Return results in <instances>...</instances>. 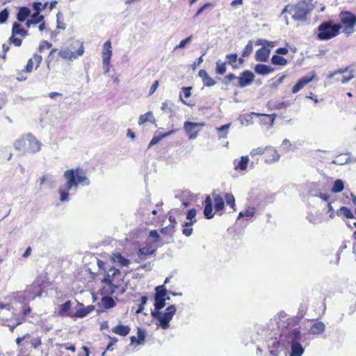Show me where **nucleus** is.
Returning a JSON list of instances; mask_svg holds the SVG:
<instances>
[{"instance_id":"33","label":"nucleus","mask_w":356,"mask_h":356,"mask_svg":"<svg viewBox=\"0 0 356 356\" xmlns=\"http://www.w3.org/2000/svg\"><path fill=\"white\" fill-rule=\"evenodd\" d=\"M147 122H154L155 118L153 115L152 112L148 111L146 113L141 115L139 117L138 124V125H142Z\"/></svg>"},{"instance_id":"61","label":"nucleus","mask_w":356,"mask_h":356,"mask_svg":"<svg viewBox=\"0 0 356 356\" xmlns=\"http://www.w3.org/2000/svg\"><path fill=\"white\" fill-rule=\"evenodd\" d=\"M31 344L34 348H38L42 344L41 339L40 337L33 339L31 341Z\"/></svg>"},{"instance_id":"26","label":"nucleus","mask_w":356,"mask_h":356,"mask_svg":"<svg viewBox=\"0 0 356 356\" xmlns=\"http://www.w3.org/2000/svg\"><path fill=\"white\" fill-rule=\"evenodd\" d=\"M79 306L81 307L76 311L72 315V318H83L86 317L90 312L94 311L95 306L94 305H88L87 307H83V305L81 303H78Z\"/></svg>"},{"instance_id":"5","label":"nucleus","mask_w":356,"mask_h":356,"mask_svg":"<svg viewBox=\"0 0 356 356\" xmlns=\"http://www.w3.org/2000/svg\"><path fill=\"white\" fill-rule=\"evenodd\" d=\"M210 195H207L204 200V215L207 219H211L215 213H218L220 216L223 213L225 209V198L220 194L213 191Z\"/></svg>"},{"instance_id":"49","label":"nucleus","mask_w":356,"mask_h":356,"mask_svg":"<svg viewBox=\"0 0 356 356\" xmlns=\"http://www.w3.org/2000/svg\"><path fill=\"white\" fill-rule=\"evenodd\" d=\"M255 208L254 207H249L248 209L242 211L238 214V218L243 217H252L255 213Z\"/></svg>"},{"instance_id":"8","label":"nucleus","mask_w":356,"mask_h":356,"mask_svg":"<svg viewBox=\"0 0 356 356\" xmlns=\"http://www.w3.org/2000/svg\"><path fill=\"white\" fill-rule=\"evenodd\" d=\"M26 29L24 28L20 23L14 22L12 26L11 36L9 38V42L13 43L15 47H20L22 43V39L17 37L19 35L22 38H26L29 35L28 29L32 26L35 25L28 19L25 21Z\"/></svg>"},{"instance_id":"55","label":"nucleus","mask_w":356,"mask_h":356,"mask_svg":"<svg viewBox=\"0 0 356 356\" xmlns=\"http://www.w3.org/2000/svg\"><path fill=\"white\" fill-rule=\"evenodd\" d=\"M147 302V298L146 296H142L140 298V303L138 305L137 310L136 311V314L141 313L144 310L145 305Z\"/></svg>"},{"instance_id":"56","label":"nucleus","mask_w":356,"mask_h":356,"mask_svg":"<svg viewBox=\"0 0 356 356\" xmlns=\"http://www.w3.org/2000/svg\"><path fill=\"white\" fill-rule=\"evenodd\" d=\"M9 13L7 8H4L0 12V24L5 23L8 18Z\"/></svg>"},{"instance_id":"17","label":"nucleus","mask_w":356,"mask_h":356,"mask_svg":"<svg viewBox=\"0 0 356 356\" xmlns=\"http://www.w3.org/2000/svg\"><path fill=\"white\" fill-rule=\"evenodd\" d=\"M316 76V74L312 72L311 73H309L306 74L305 76L301 77L298 81L295 84L292 89L291 92L293 94L297 93L298 91H300L302 88H303L307 84L312 81Z\"/></svg>"},{"instance_id":"47","label":"nucleus","mask_w":356,"mask_h":356,"mask_svg":"<svg viewBox=\"0 0 356 356\" xmlns=\"http://www.w3.org/2000/svg\"><path fill=\"white\" fill-rule=\"evenodd\" d=\"M226 63H227L222 62L220 60H219L216 62V74L222 75L225 73L226 70H227Z\"/></svg>"},{"instance_id":"46","label":"nucleus","mask_w":356,"mask_h":356,"mask_svg":"<svg viewBox=\"0 0 356 356\" xmlns=\"http://www.w3.org/2000/svg\"><path fill=\"white\" fill-rule=\"evenodd\" d=\"M253 51V41L249 40L242 51V57H248Z\"/></svg>"},{"instance_id":"15","label":"nucleus","mask_w":356,"mask_h":356,"mask_svg":"<svg viewBox=\"0 0 356 356\" xmlns=\"http://www.w3.org/2000/svg\"><path fill=\"white\" fill-rule=\"evenodd\" d=\"M280 337L283 338L284 342L291 345L300 342L301 339V332L299 328H295L289 330L286 333L282 332L280 334Z\"/></svg>"},{"instance_id":"3","label":"nucleus","mask_w":356,"mask_h":356,"mask_svg":"<svg viewBox=\"0 0 356 356\" xmlns=\"http://www.w3.org/2000/svg\"><path fill=\"white\" fill-rule=\"evenodd\" d=\"M311 10L310 5L306 0H293L291 3L284 6L281 15L289 13L294 21L304 22L307 20Z\"/></svg>"},{"instance_id":"52","label":"nucleus","mask_w":356,"mask_h":356,"mask_svg":"<svg viewBox=\"0 0 356 356\" xmlns=\"http://www.w3.org/2000/svg\"><path fill=\"white\" fill-rule=\"evenodd\" d=\"M338 212L342 213L347 218L353 219L355 217L351 210L346 207H341Z\"/></svg>"},{"instance_id":"57","label":"nucleus","mask_w":356,"mask_h":356,"mask_svg":"<svg viewBox=\"0 0 356 356\" xmlns=\"http://www.w3.org/2000/svg\"><path fill=\"white\" fill-rule=\"evenodd\" d=\"M24 304H25V305L23 307L22 310L21 311V314L22 316H24L25 318L26 316H27L28 315L30 314L32 309H31V307L29 305V304H26V302Z\"/></svg>"},{"instance_id":"25","label":"nucleus","mask_w":356,"mask_h":356,"mask_svg":"<svg viewBox=\"0 0 356 356\" xmlns=\"http://www.w3.org/2000/svg\"><path fill=\"white\" fill-rule=\"evenodd\" d=\"M284 347V341L283 338L281 340L275 339L270 346L269 352L270 356H279L281 350Z\"/></svg>"},{"instance_id":"24","label":"nucleus","mask_w":356,"mask_h":356,"mask_svg":"<svg viewBox=\"0 0 356 356\" xmlns=\"http://www.w3.org/2000/svg\"><path fill=\"white\" fill-rule=\"evenodd\" d=\"M146 332L145 330L138 327L137 328V337L131 336L130 337V342L131 345L138 346L143 344L145 341Z\"/></svg>"},{"instance_id":"20","label":"nucleus","mask_w":356,"mask_h":356,"mask_svg":"<svg viewBox=\"0 0 356 356\" xmlns=\"http://www.w3.org/2000/svg\"><path fill=\"white\" fill-rule=\"evenodd\" d=\"M31 135V133L23 134L19 137V138L16 140L14 143V147L15 149L23 153L27 152L29 140L28 136Z\"/></svg>"},{"instance_id":"13","label":"nucleus","mask_w":356,"mask_h":356,"mask_svg":"<svg viewBox=\"0 0 356 356\" xmlns=\"http://www.w3.org/2000/svg\"><path fill=\"white\" fill-rule=\"evenodd\" d=\"M205 125L204 122H193L190 121H186L184 123V129L188 138L191 140L195 139L199 132L201 131V128Z\"/></svg>"},{"instance_id":"18","label":"nucleus","mask_w":356,"mask_h":356,"mask_svg":"<svg viewBox=\"0 0 356 356\" xmlns=\"http://www.w3.org/2000/svg\"><path fill=\"white\" fill-rule=\"evenodd\" d=\"M316 76V74L312 72L311 73H309L306 74L305 76L301 77L298 81L295 84L292 89L291 92L293 94L297 93L298 91H300L302 88H303L307 84L312 81Z\"/></svg>"},{"instance_id":"12","label":"nucleus","mask_w":356,"mask_h":356,"mask_svg":"<svg viewBox=\"0 0 356 356\" xmlns=\"http://www.w3.org/2000/svg\"><path fill=\"white\" fill-rule=\"evenodd\" d=\"M340 22L344 27L346 34H351L355 31L356 25V15L350 11L343 10L339 13Z\"/></svg>"},{"instance_id":"27","label":"nucleus","mask_w":356,"mask_h":356,"mask_svg":"<svg viewBox=\"0 0 356 356\" xmlns=\"http://www.w3.org/2000/svg\"><path fill=\"white\" fill-rule=\"evenodd\" d=\"M31 9L27 6H21L19 8L16 15L17 22H24L28 17L31 16Z\"/></svg>"},{"instance_id":"30","label":"nucleus","mask_w":356,"mask_h":356,"mask_svg":"<svg viewBox=\"0 0 356 356\" xmlns=\"http://www.w3.org/2000/svg\"><path fill=\"white\" fill-rule=\"evenodd\" d=\"M131 328L129 325H122L121 323L113 327L111 332L121 337H126L130 332Z\"/></svg>"},{"instance_id":"19","label":"nucleus","mask_w":356,"mask_h":356,"mask_svg":"<svg viewBox=\"0 0 356 356\" xmlns=\"http://www.w3.org/2000/svg\"><path fill=\"white\" fill-rule=\"evenodd\" d=\"M254 79V74L250 70H245L238 77L237 86L240 88H244L250 85Z\"/></svg>"},{"instance_id":"60","label":"nucleus","mask_w":356,"mask_h":356,"mask_svg":"<svg viewBox=\"0 0 356 356\" xmlns=\"http://www.w3.org/2000/svg\"><path fill=\"white\" fill-rule=\"evenodd\" d=\"M60 346L63 347L66 350H70L72 353H75V351H76V348H75L74 345H73L72 343H63V344L60 345Z\"/></svg>"},{"instance_id":"38","label":"nucleus","mask_w":356,"mask_h":356,"mask_svg":"<svg viewBox=\"0 0 356 356\" xmlns=\"http://www.w3.org/2000/svg\"><path fill=\"white\" fill-rule=\"evenodd\" d=\"M249 162V158L248 156H243L241 157L240 161L236 165H235L234 169L236 170H245L247 169L248 164Z\"/></svg>"},{"instance_id":"10","label":"nucleus","mask_w":356,"mask_h":356,"mask_svg":"<svg viewBox=\"0 0 356 356\" xmlns=\"http://www.w3.org/2000/svg\"><path fill=\"white\" fill-rule=\"evenodd\" d=\"M355 77V70L353 65L340 68L330 72L327 78L333 79L337 83H346Z\"/></svg>"},{"instance_id":"23","label":"nucleus","mask_w":356,"mask_h":356,"mask_svg":"<svg viewBox=\"0 0 356 356\" xmlns=\"http://www.w3.org/2000/svg\"><path fill=\"white\" fill-rule=\"evenodd\" d=\"M28 149L27 152L35 153L40 150L41 143L31 134L28 136Z\"/></svg>"},{"instance_id":"14","label":"nucleus","mask_w":356,"mask_h":356,"mask_svg":"<svg viewBox=\"0 0 356 356\" xmlns=\"http://www.w3.org/2000/svg\"><path fill=\"white\" fill-rule=\"evenodd\" d=\"M102 63L105 68V72H108L111 68V58L112 56V46L111 40L105 42L102 48Z\"/></svg>"},{"instance_id":"63","label":"nucleus","mask_w":356,"mask_h":356,"mask_svg":"<svg viewBox=\"0 0 356 356\" xmlns=\"http://www.w3.org/2000/svg\"><path fill=\"white\" fill-rule=\"evenodd\" d=\"M165 135H162L160 136H154L153 138L151 140V141L149 143V147L154 145L155 144L158 143L163 136Z\"/></svg>"},{"instance_id":"11","label":"nucleus","mask_w":356,"mask_h":356,"mask_svg":"<svg viewBox=\"0 0 356 356\" xmlns=\"http://www.w3.org/2000/svg\"><path fill=\"white\" fill-rule=\"evenodd\" d=\"M256 45H261L255 53V60L259 62H267L270 54V49L275 46V42L264 39H257L255 41Z\"/></svg>"},{"instance_id":"51","label":"nucleus","mask_w":356,"mask_h":356,"mask_svg":"<svg viewBox=\"0 0 356 356\" xmlns=\"http://www.w3.org/2000/svg\"><path fill=\"white\" fill-rule=\"evenodd\" d=\"M214 4L210 2L204 3L203 6H202L195 13V14L193 15V19L197 18L206 9L209 8H213Z\"/></svg>"},{"instance_id":"41","label":"nucleus","mask_w":356,"mask_h":356,"mask_svg":"<svg viewBox=\"0 0 356 356\" xmlns=\"http://www.w3.org/2000/svg\"><path fill=\"white\" fill-rule=\"evenodd\" d=\"M224 198L226 201V203L228 206L230 207L234 211H236V203H235V197L232 193H225Z\"/></svg>"},{"instance_id":"48","label":"nucleus","mask_w":356,"mask_h":356,"mask_svg":"<svg viewBox=\"0 0 356 356\" xmlns=\"http://www.w3.org/2000/svg\"><path fill=\"white\" fill-rule=\"evenodd\" d=\"M48 6V2L42 3L40 1H35L32 3V8L33 11H37V8L38 10V13H40L41 11L46 9Z\"/></svg>"},{"instance_id":"50","label":"nucleus","mask_w":356,"mask_h":356,"mask_svg":"<svg viewBox=\"0 0 356 356\" xmlns=\"http://www.w3.org/2000/svg\"><path fill=\"white\" fill-rule=\"evenodd\" d=\"M226 58L227 60V63L231 65L233 67V68H234V69L237 67V65H234V63L238 60L237 54L234 53V54H227L226 56Z\"/></svg>"},{"instance_id":"35","label":"nucleus","mask_w":356,"mask_h":356,"mask_svg":"<svg viewBox=\"0 0 356 356\" xmlns=\"http://www.w3.org/2000/svg\"><path fill=\"white\" fill-rule=\"evenodd\" d=\"M291 349L290 356H301L304 353V348L300 342L291 344Z\"/></svg>"},{"instance_id":"37","label":"nucleus","mask_w":356,"mask_h":356,"mask_svg":"<svg viewBox=\"0 0 356 356\" xmlns=\"http://www.w3.org/2000/svg\"><path fill=\"white\" fill-rule=\"evenodd\" d=\"M112 259L114 262L119 263L122 266H127L129 264V259L124 258L120 253L113 254Z\"/></svg>"},{"instance_id":"62","label":"nucleus","mask_w":356,"mask_h":356,"mask_svg":"<svg viewBox=\"0 0 356 356\" xmlns=\"http://www.w3.org/2000/svg\"><path fill=\"white\" fill-rule=\"evenodd\" d=\"M192 87H184L182 88V92L184 98H188L191 95Z\"/></svg>"},{"instance_id":"43","label":"nucleus","mask_w":356,"mask_h":356,"mask_svg":"<svg viewBox=\"0 0 356 356\" xmlns=\"http://www.w3.org/2000/svg\"><path fill=\"white\" fill-rule=\"evenodd\" d=\"M267 150H268V146L258 147L257 148L252 149L251 150L250 154L252 156H261V155H262L264 156V154H266V152H267Z\"/></svg>"},{"instance_id":"29","label":"nucleus","mask_w":356,"mask_h":356,"mask_svg":"<svg viewBox=\"0 0 356 356\" xmlns=\"http://www.w3.org/2000/svg\"><path fill=\"white\" fill-rule=\"evenodd\" d=\"M325 324L318 320L312 321L309 332L312 334H321L325 330Z\"/></svg>"},{"instance_id":"64","label":"nucleus","mask_w":356,"mask_h":356,"mask_svg":"<svg viewBox=\"0 0 356 356\" xmlns=\"http://www.w3.org/2000/svg\"><path fill=\"white\" fill-rule=\"evenodd\" d=\"M193 233V228L191 227H184L182 229V234L186 236H190Z\"/></svg>"},{"instance_id":"28","label":"nucleus","mask_w":356,"mask_h":356,"mask_svg":"<svg viewBox=\"0 0 356 356\" xmlns=\"http://www.w3.org/2000/svg\"><path fill=\"white\" fill-rule=\"evenodd\" d=\"M72 302L67 300L63 304L59 305L58 314L60 316H70L72 318L74 313L71 312Z\"/></svg>"},{"instance_id":"42","label":"nucleus","mask_w":356,"mask_h":356,"mask_svg":"<svg viewBox=\"0 0 356 356\" xmlns=\"http://www.w3.org/2000/svg\"><path fill=\"white\" fill-rule=\"evenodd\" d=\"M102 304L106 309H111L115 307V302L111 297L104 296L101 300Z\"/></svg>"},{"instance_id":"40","label":"nucleus","mask_w":356,"mask_h":356,"mask_svg":"<svg viewBox=\"0 0 356 356\" xmlns=\"http://www.w3.org/2000/svg\"><path fill=\"white\" fill-rule=\"evenodd\" d=\"M301 318L302 316H298L288 318L285 322L286 324V327H293L298 325L300 323Z\"/></svg>"},{"instance_id":"7","label":"nucleus","mask_w":356,"mask_h":356,"mask_svg":"<svg viewBox=\"0 0 356 356\" xmlns=\"http://www.w3.org/2000/svg\"><path fill=\"white\" fill-rule=\"evenodd\" d=\"M341 25L332 20L323 22L317 28L316 38L319 40H328L339 34Z\"/></svg>"},{"instance_id":"53","label":"nucleus","mask_w":356,"mask_h":356,"mask_svg":"<svg viewBox=\"0 0 356 356\" xmlns=\"http://www.w3.org/2000/svg\"><path fill=\"white\" fill-rule=\"evenodd\" d=\"M52 44L47 40L42 41L38 47V51L42 53L45 49H49L51 48Z\"/></svg>"},{"instance_id":"22","label":"nucleus","mask_w":356,"mask_h":356,"mask_svg":"<svg viewBox=\"0 0 356 356\" xmlns=\"http://www.w3.org/2000/svg\"><path fill=\"white\" fill-rule=\"evenodd\" d=\"M157 247V245L154 243L147 242L145 246L139 248L138 256L140 258H145L151 255L156 252Z\"/></svg>"},{"instance_id":"21","label":"nucleus","mask_w":356,"mask_h":356,"mask_svg":"<svg viewBox=\"0 0 356 356\" xmlns=\"http://www.w3.org/2000/svg\"><path fill=\"white\" fill-rule=\"evenodd\" d=\"M280 156L275 147L268 146V150L264 154L263 159L265 163H272L277 161L280 159Z\"/></svg>"},{"instance_id":"59","label":"nucleus","mask_w":356,"mask_h":356,"mask_svg":"<svg viewBox=\"0 0 356 356\" xmlns=\"http://www.w3.org/2000/svg\"><path fill=\"white\" fill-rule=\"evenodd\" d=\"M149 236L154 238V241L152 243H154V244L159 242L160 239V235L156 230H151L149 232Z\"/></svg>"},{"instance_id":"44","label":"nucleus","mask_w":356,"mask_h":356,"mask_svg":"<svg viewBox=\"0 0 356 356\" xmlns=\"http://www.w3.org/2000/svg\"><path fill=\"white\" fill-rule=\"evenodd\" d=\"M344 188V184L341 179H337L333 184L332 188V192L337 193L341 192Z\"/></svg>"},{"instance_id":"39","label":"nucleus","mask_w":356,"mask_h":356,"mask_svg":"<svg viewBox=\"0 0 356 356\" xmlns=\"http://www.w3.org/2000/svg\"><path fill=\"white\" fill-rule=\"evenodd\" d=\"M254 114L257 116H261V117L264 118V119L261 120L264 121V122L266 124H269L270 126L273 124L275 118L277 116L275 114H270V115L261 114V113H254Z\"/></svg>"},{"instance_id":"16","label":"nucleus","mask_w":356,"mask_h":356,"mask_svg":"<svg viewBox=\"0 0 356 356\" xmlns=\"http://www.w3.org/2000/svg\"><path fill=\"white\" fill-rule=\"evenodd\" d=\"M42 61V56L40 54L34 53L33 56L29 58L25 65L23 72L31 73L33 70H37Z\"/></svg>"},{"instance_id":"9","label":"nucleus","mask_w":356,"mask_h":356,"mask_svg":"<svg viewBox=\"0 0 356 356\" xmlns=\"http://www.w3.org/2000/svg\"><path fill=\"white\" fill-rule=\"evenodd\" d=\"M103 282L108 287L106 292L112 294L114 293L115 289L120 287L123 283L122 273L118 269L111 267L107 271Z\"/></svg>"},{"instance_id":"32","label":"nucleus","mask_w":356,"mask_h":356,"mask_svg":"<svg viewBox=\"0 0 356 356\" xmlns=\"http://www.w3.org/2000/svg\"><path fill=\"white\" fill-rule=\"evenodd\" d=\"M254 71L258 74L266 75L272 73L274 69L264 64H257L254 67Z\"/></svg>"},{"instance_id":"4","label":"nucleus","mask_w":356,"mask_h":356,"mask_svg":"<svg viewBox=\"0 0 356 356\" xmlns=\"http://www.w3.org/2000/svg\"><path fill=\"white\" fill-rule=\"evenodd\" d=\"M84 52V47L82 44L76 50H73L68 47L60 49L53 48L51 49L47 58V67H49L51 63H58L60 59L72 61L81 56Z\"/></svg>"},{"instance_id":"45","label":"nucleus","mask_w":356,"mask_h":356,"mask_svg":"<svg viewBox=\"0 0 356 356\" xmlns=\"http://www.w3.org/2000/svg\"><path fill=\"white\" fill-rule=\"evenodd\" d=\"M31 21L35 25L41 22L44 20V17L42 15H40V13H38V10L37 9V11H34L33 13L31 14Z\"/></svg>"},{"instance_id":"34","label":"nucleus","mask_w":356,"mask_h":356,"mask_svg":"<svg viewBox=\"0 0 356 356\" xmlns=\"http://www.w3.org/2000/svg\"><path fill=\"white\" fill-rule=\"evenodd\" d=\"M196 209H191L188 210L186 218L188 220H190L189 222H186L184 224V227H191L195 222H196L195 216H196Z\"/></svg>"},{"instance_id":"31","label":"nucleus","mask_w":356,"mask_h":356,"mask_svg":"<svg viewBox=\"0 0 356 356\" xmlns=\"http://www.w3.org/2000/svg\"><path fill=\"white\" fill-rule=\"evenodd\" d=\"M198 76L202 79L204 86L211 87L216 84L214 79L204 70H200L198 72Z\"/></svg>"},{"instance_id":"58","label":"nucleus","mask_w":356,"mask_h":356,"mask_svg":"<svg viewBox=\"0 0 356 356\" xmlns=\"http://www.w3.org/2000/svg\"><path fill=\"white\" fill-rule=\"evenodd\" d=\"M13 302H15L13 300V297H12L10 298V302H8V303L1 302L0 303V309H6L8 310H10L11 309H13L12 304Z\"/></svg>"},{"instance_id":"54","label":"nucleus","mask_w":356,"mask_h":356,"mask_svg":"<svg viewBox=\"0 0 356 356\" xmlns=\"http://www.w3.org/2000/svg\"><path fill=\"white\" fill-rule=\"evenodd\" d=\"M147 302V298L146 296H142L140 298V303L138 305L137 310L136 311V314L141 313L144 310L145 305Z\"/></svg>"},{"instance_id":"1","label":"nucleus","mask_w":356,"mask_h":356,"mask_svg":"<svg viewBox=\"0 0 356 356\" xmlns=\"http://www.w3.org/2000/svg\"><path fill=\"white\" fill-rule=\"evenodd\" d=\"M155 291V311L152 312V316L156 320V325L158 327L167 330L170 327V322L175 314L177 309L174 305H171L165 309L164 313L160 312V309H163L165 305L167 289L165 285L163 284L156 286Z\"/></svg>"},{"instance_id":"6","label":"nucleus","mask_w":356,"mask_h":356,"mask_svg":"<svg viewBox=\"0 0 356 356\" xmlns=\"http://www.w3.org/2000/svg\"><path fill=\"white\" fill-rule=\"evenodd\" d=\"M43 292L42 282L37 279L31 284L26 286L23 291H17L13 294V299L15 302L25 303L27 300H34Z\"/></svg>"},{"instance_id":"2","label":"nucleus","mask_w":356,"mask_h":356,"mask_svg":"<svg viewBox=\"0 0 356 356\" xmlns=\"http://www.w3.org/2000/svg\"><path fill=\"white\" fill-rule=\"evenodd\" d=\"M63 177L67 181L65 188L59 189L61 202L69 200V191L72 187H77L79 184L86 186L90 184V180L87 177L86 172L80 168L65 170Z\"/></svg>"},{"instance_id":"36","label":"nucleus","mask_w":356,"mask_h":356,"mask_svg":"<svg viewBox=\"0 0 356 356\" xmlns=\"http://www.w3.org/2000/svg\"><path fill=\"white\" fill-rule=\"evenodd\" d=\"M271 63L275 65L284 66L288 63V61L284 57L275 54L271 58Z\"/></svg>"}]
</instances>
